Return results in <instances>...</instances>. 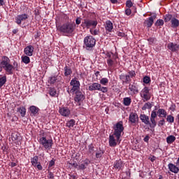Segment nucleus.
<instances>
[{
    "mask_svg": "<svg viewBox=\"0 0 179 179\" xmlns=\"http://www.w3.org/2000/svg\"><path fill=\"white\" fill-rule=\"evenodd\" d=\"M0 66L3 68L7 75H12V71H13V66L10 64V59L6 56L1 57L0 59Z\"/></svg>",
    "mask_w": 179,
    "mask_h": 179,
    "instance_id": "1",
    "label": "nucleus"
},
{
    "mask_svg": "<svg viewBox=\"0 0 179 179\" xmlns=\"http://www.w3.org/2000/svg\"><path fill=\"white\" fill-rule=\"evenodd\" d=\"M107 64L109 68H114L118 64V54L108 52L106 53Z\"/></svg>",
    "mask_w": 179,
    "mask_h": 179,
    "instance_id": "2",
    "label": "nucleus"
},
{
    "mask_svg": "<svg viewBox=\"0 0 179 179\" xmlns=\"http://www.w3.org/2000/svg\"><path fill=\"white\" fill-rule=\"evenodd\" d=\"M59 31L62 33H66V34H72L73 30H75V24L69 22H66L59 27Z\"/></svg>",
    "mask_w": 179,
    "mask_h": 179,
    "instance_id": "3",
    "label": "nucleus"
},
{
    "mask_svg": "<svg viewBox=\"0 0 179 179\" xmlns=\"http://www.w3.org/2000/svg\"><path fill=\"white\" fill-rule=\"evenodd\" d=\"M121 136H118V134H112L109 136V146L110 148H115L117 145H120L121 143Z\"/></svg>",
    "mask_w": 179,
    "mask_h": 179,
    "instance_id": "4",
    "label": "nucleus"
},
{
    "mask_svg": "<svg viewBox=\"0 0 179 179\" xmlns=\"http://www.w3.org/2000/svg\"><path fill=\"white\" fill-rule=\"evenodd\" d=\"M38 142L46 150H51V149H52V145H54L52 139H47L45 137H41Z\"/></svg>",
    "mask_w": 179,
    "mask_h": 179,
    "instance_id": "5",
    "label": "nucleus"
},
{
    "mask_svg": "<svg viewBox=\"0 0 179 179\" xmlns=\"http://www.w3.org/2000/svg\"><path fill=\"white\" fill-rule=\"evenodd\" d=\"M83 29H94L97 26V20H93L90 19H85L81 24Z\"/></svg>",
    "mask_w": 179,
    "mask_h": 179,
    "instance_id": "6",
    "label": "nucleus"
},
{
    "mask_svg": "<svg viewBox=\"0 0 179 179\" xmlns=\"http://www.w3.org/2000/svg\"><path fill=\"white\" fill-rule=\"evenodd\" d=\"M140 96L142 98L143 101H149L152 98V95L150 94V90L149 87H145L140 92Z\"/></svg>",
    "mask_w": 179,
    "mask_h": 179,
    "instance_id": "7",
    "label": "nucleus"
},
{
    "mask_svg": "<svg viewBox=\"0 0 179 179\" xmlns=\"http://www.w3.org/2000/svg\"><path fill=\"white\" fill-rule=\"evenodd\" d=\"M84 44L87 50L93 48L96 45V39L92 36H86L84 38Z\"/></svg>",
    "mask_w": 179,
    "mask_h": 179,
    "instance_id": "8",
    "label": "nucleus"
},
{
    "mask_svg": "<svg viewBox=\"0 0 179 179\" xmlns=\"http://www.w3.org/2000/svg\"><path fill=\"white\" fill-rule=\"evenodd\" d=\"M113 134H115V135H118L119 136H121V134L124 132V122L122 121L118 122L113 126Z\"/></svg>",
    "mask_w": 179,
    "mask_h": 179,
    "instance_id": "9",
    "label": "nucleus"
},
{
    "mask_svg": "<svg viewBox=\"0 0 179 179\" xmlns=\"http://www.w3.org/2000/svg\"><path fill=\"white\" fill-rule=\"evenodd\" d=\"M70 85L71 86H73L71 89L72 93H75V92H78V90L80 89V83L76 78L71 80Z\"/></svg>",
    "mask_w": 179,
    "mask_h": 179,
    "instance_id": "10",
    "label": "nucleus"
},
{
    "mask_svg": "<svg viewBox=\"0 0 179 179\" xmlns=\"http://www.w3.org/2000/svg\"><path fill=\"white\" fill-rule=\"evenodd\" d=\"M27 19H29V15L26 13L17 15L15 17V23H17V24H22V22L27 20Z\"/></svg>",
    "mask_w": 179,
    "mask_h": 179,
    "instance_id": "11",
    "label": "nucleus"
},
{
    "mask_svg": "<svg viewBox=\"0 0 179 179\" xmlns=\"http://www.w3.org/2000/svg\"><path fill=\"white\" fill-rule=\"evenodd\" d=\"M24 52L25 55L28 57H32L33 52H34V47L31 45H29L24 49Z\"/></svg>",
    "mask_w": 179,
    "mask_h": 179,
    "instance_id": "12",
    "label": "nucleus"
},
{
    "mask_svg": "<svg viewBox=\"0 0 179 179\" xmlns=\"http://www.w3.org/2000/svg\"><path fill=\"white\" fill-rule=\"evenodd\" d=\"M128 74L129 75H127L124 77L125 78L124 80V82L125 83H128V82H131V79H132V78H135L136 76V73L134 70L129 71Z\"/></svg>",
    "mask_w": 179,
    "mask_h": 179,
    "instance_id": "13",
    "label": "nucleus"
},
{
    "mask_svg": "<svg viewBox=\"0 0 179 179\" xmlns=\"http://www.w3.org/2000/svg\"><path fill=\"white\" fill-rule=\"evenodd\" d=\"M59 113L60 115H62V117H68L69 115H71V110H69V108L67 107L60 108Z\"/></svg>",
    "mask_w": 179,
    "mask_h": 179,
    "instance_id": "14",
    "label": "nucleus"
},
{
    "mask_svg": "<svg viewBox=\"0 0 179 179\" xmlns=\"http://www.w3.org/2000/svg\"><path fill=\"white\" fill-rule=\"evenodd\" d=\"M178 165H176L173 163H169L168 164V169L171 173H174V174H177L179 172V168L177 166Z\"/></svg>",
    "mask_w": 179,
    "mask_h": 179,
    "instance_id": "15",
    "label": "nucleus"
},
{
    "mask_svg": "<svg viewBox=\"0 0 179 179\" xmlns=\"http://www.w3.org/2000/svg\"><path fill=\"white\" fill-rule=\"evenodd\" d=\"M76 96L74 98L75 101L80 103V101H83L85 100V95L82 94L81 92H75Z\"/></svg>",
    "mask_w": 179,
    "mask_h": 179,
    "instance_id": "16",
    "label": "nucleus"
},
{
    "mask_svg": "<svg viewBox=\"0 0 179 179\" xmlns=\"http://www.w3.org/2000/svg\"><path fill=\"white\" fill-rule=\"evenodd\" d=\"M139 118L138 115L135 113H131L129 115V121L131 124H136Z\"/></svg>",
    "mask_w": 179,
    "mask_h": 179,
    "instance_id": "17",
    "label": "nucleus"
},
{
    "mask_svg": "<svg viewBox=\"0 0 179 179\" xmlns=\"http://www.w3.org/2000/svg\"><path fill=\"white\" fill-rule=\"evenodd\" d=\"M156 19V15H153L152 17H148L145 23L148 26V27H152L153 25V22H155V20Z\"/></svg>",
    "mask_w": 179,
    "mask_h": 179,
    "instance_id": "18",
    "label": "nucleus"
},
{
    "mask_svg": "<svg viewBox=\"0 0 179 179\" xmlns=\"http://www.w3.org/2000/svg\"><path fill=\"white\" fill-rule=\"evenodd\" d=\"M157 114L158 117H160L161 118H166V117H167V112L163 108L158 109Z\"/></svg>",
    "mask_w": 179,
    "mask_h": 179,
    "instance_id": "19",
    "label": "nucleus"
},
{
    "mask_svg": "<svg viewBox=\"0 0 179 179\" xmlns=\"http://www.w3.org/2000/svg\"><path fill=\"white\" fill-rule=\"evenodd\" d=\"M100 85L101 84L97 83H92L89 86V90H90L91 92H93V90H99Z\"/></svg>",
    "mask_w": 179,
    "mask_h": 179,
    "instance_id": "20",
    "label": "nucleus"
},
{
    "mask_svg": "<svg viewBox=\"0 0 179 179\" xmlns=\"http://www.w3.org/2000/svg\"><path fill=\"white\" fill-rule=\"evenodd\" d=\"M168 48L171 51H177L179 50V45L177 44H174L173 43H170L168 44Z\"/></svg>",
    "mask_w": 179,
    "mask_h": 179,
    "instance_id": "21",
    "label": "nucleus"
},
{
    "mask_svg": "<svg viewBox=\"0 0 179 179\" xmlns=\"http://www.w3.org/2000/svg\"><path fill=\"white\" fill-rule=\"evenodd\" d=\"M140 119L141 120L142 122H143L144 124H145V125H149V116L143 114L140 115Z\"/></svg>",
    "mask_w": 179,
    "mask_h": 179,
    "instance_id": "22",
    "label": "nucleus"
},
{
    "mask_svg": "<svg viewBox=\"0 0 179 179\" xmlns=\"http://www.w3.org/2000/svg\"><path fill=\"white\" fill-rule=\"evenodd\" d=\"M171 27L177 28L179 26V20L176 17H173L171 21Z\"/></svg>",
    "mask_w": 179,
    "mask_h": 179,
    "instance_id": "23",
    "label": "nucleus"
},
{
    "mask_svg": "<svg viewBox=\"0 0 179 179\" xmlns=\"http://www.w3.org/2000/svg\"><path fill=\"white\" fill-rule=\"evenodd\" d=\"M105 29L107 30V31H111V30L113 29V22H111V21H106Z\"/></svg>",
    "mask_w": 179,
    "mask_h": 179,
    "instance_id": "24",
    "label": "nucleus"
},
{
    "mask_svg": "<svg viewBox=\"0 0 179 179\" xmlns=\"http://www.w3.org/2000/svg\"><path fill=\"white\" fill-rule=\"evenodd\" d=\"M113 167H115L117 170H121V169L122 168V161H121V159L116 161L114 163Z\"/></svg>",
    "mask_w": 179,
    "mask_h": 179,
    "instance_id": "25",
    "label": "nucleus"
},
{
    "mask_svg": "<svg viewBox=\"0 0 179 179\" xmlns=\"http://www.w3.org/2000/svg\"><path fill=\"white\" fill-rule=\"evenodd\" d=\"M148 125H150V128H155L156 127V125H157V122H156V119H155L153 117H150V119H149Z\"/></svg>",
    "mask_w": 179,
    "mask_h": 179,
    "instance_id": "26",
    "label": "nucleus"
},
{
    "mask_svg": "<svg viewBox=\"0 0 179 179\" xmlns=\"http://www.w3.org/2000/svg\"><path fill=\"white\" fill-rule=\"evenodd\" d=\"M21 59H22V62H23L24 64H30V57L28 55H22L21 57Z\"/></svg>",
    "mask_w": 179,
    "mask_h": 179,
    "instance_id": "27",
    "label": "nucleus"
},
{
    "mask_svg": "<svg viewBox=\"0 0 179 179\" xmlns=\"http://www.w3.org/2000/svg\"><path fill=\"white\" fill-rule=\"evenodd\" d=\"M176 141V136L170 135L166 138V142L169 145H171L173 142Z\"/></svg>",
    "mask_w": 179,
    "mask_h": 179,
    "instance_id": "28",
    "label": "nucleus"
},
{
    "mask_svg": "<svg viewBox=\"0 0 179 179\" xmlns=\"http://www.w3.org/2000/svg\"><path fill=\"white\" fill-rule=\"evenodd\" d=\"M131 102H132V100L129 97H125L123 99L124 106H131Z\"/></svg>",
    "mask_w": 179,
    "mask_h": 179,
    "instance_id": "29",
    "label": "nucleus"
},
{
    "mask_svg": "<svg viewBox=\"0 0 179 179\" xmlns=\"http://www.w3.org/2000/svg\"><path fill=\"white\" fill-rule=\"evenodd\" d=\"M29 110H30L31 113L32 114H34V115H36V114H37V113H38V111H40V109H38V108H37L36 106H30Z\"/></svg>",
    "mask_w": 179,
    "mask_h": 179,
    "instance_id": "30",
    "label": "nucleus"
},
{
    "mask_svg": "<svg viewBox=\"0 0 179 179\" xmlns=\"http://www.w3.org/2000/svg\"><path fill=\"white\" fill-rule=\"evenodd\" d=\"M49 93L52 97H58V93H57V90H55V88H50Z\"/></svg>",
    "mask_w": 179,
    "mask_h": 179,
    "instance_id": "31",
    "label": "nucleus"
},
{
    "mask_svg": "<svg viewBox=\"0 0 179 179\" xmlns=\"http://www.w3.org/2000/svg\"><path fill=\"white\" fill-rule=\"evenodd\" d=\"M31 163L34 167H36L37 164H38V157L35 156L32 159H31Z\"/></svg>",
    "mask_w": 179,
    "mask_h": 179,
    "instance_id": "32",
    "label": "nucleus"
},
{
    "mask_svg": "<svg viewBox=\"0 0 179 179\" xmlns=\"http://www.w3.org/2000/svg\"><path fill=\"white\" fill-rule=\"evenodd\" d=\"M152 108V103L150 102L145 103L142 107L143 111H145V110H150Z\"/></svg>",
    "mask_w": 179,
    "mask_h": 179,
    "instance_id": "33",
    "label": "nucleus"
},
{
    "mask_svg": "<svg viewBox=\"0 0 179 179\" xmlns=\"http://www.w3.org/2000/svg\"><path fill=\"white\" fill-rule=\"evenodd\" d=\"M75 120L71 119L66 122V127H68V128H73V127L75 126Z\"/></svg>",
    "mask_w": 179,
    "mask_h": 179,
    "instance_id": "34",
    "label": "nucleus"
},
{
    "mask_svg": "<svg viewBox=\"0 0 179 179\" xmlns=\"http://www.w3.org/2000/svg\"><path fill=\"white\" fill-rule=\"evenodd\" d=\"M129 89L130 91L132 92V93H134L135 94V93H138V87H136V85H129Z\"/></svg>",
    "mask_w": 179,
    "mask_h": 179,
    "instance_id": "35",
    "label": "nucleus"
},
{
    "mask_svg": "<svg viewBox=\"0 0 179 179\" xmlns=\"http://www.w3.org/2000/svg\"><path fill=\"white\" fill-rule=\"evenodd\" d=\"M17 110L21 114V117H24V115H26V108L21 107L18 108Z\"/></svg>",
    "mask_w": 179,
    "mask_h": 179,
    "instance_id": "36",
    "label": "nucleus"
},
{
    "mask_svg": "<svg viewBox=\"0 0 179 179\" xmlns=\"http://www.w3.org/2000/svg\"><path fill=\"white\" fill-rule=\"evenodd\" d=\"M64 75L65 76H69V75H71V73H72V70L69 68L68 66H65L64 67Z\"/></svg>",
    "mask_w": 179,
    "mask_h": 179,
    "instance_id": "37",
    "label": "nucleus"
},
{
    "mask_svg": "<svg viewBox=\"0 0 179 179\" xmlns=\"http://www.w3.org/2000/svg\"><path fill=\"white\" fill-rule=\"evenodd\" d=\"M101 85H103V86H107L108 85V78H103L100 80Z\"/></svg>",
    "mask_w": 179,
    "mask_h": 179,
    "instance_id": "38",
    "label": "nucleus"
},
{
    "mask_svg": "<svg viewBox=\"0 0 179 179\" xmlns=\"http://www.w3.org/2000/svg\"><path fill=\"white\" fill-rule=\"evenodd\" d=\"M4 83H6V76L0 78V87H2Z\"/></svg>",
    "mask_w": 179,
    "mask_h": 179,
    "instance_id": "39",
    "label": "nucleus"
},
{
    "mask_svg": "<svg viewBox=\"0 0 179 179\" xmlns=\"http://www.w3.org/2000/svg\"><path fill=\"white\" fill-rule=\"evenodd\" d=\"M166 121L170 124H173V122H174V117L171 115H169L166 117Z\"/></svg>",
    "mask_w": 179,
    "mask_h": 179,
    "instance_id": "40",
    "label": "nucleus"
},
{
    "mask_svg": "<svg viewBox=\"0 0 179 179\" xmlns=\"http://www.w3.org/2000/svg\"><path fill=\"white\" fill-rule=\"evenodd\" d=\"M150 77L149 76H145L143 79V83H145V85H149L150 83Z\"/></svg>",
    "mask_w": 179,
    "mask_h": 179,
    "instance_id": "41",
    "label": "nucleus"
},
{
    "mask_svg": "<svg viewBox=\"0 0 179 179\" xmlns=\"http://www.w3.org/2000/svg\"><path fill=\"white\" fill-rule=\"evenodd\" d=\"M99 91L102 92V93H107V92H108V88H107V87H101V84Z\"/></svg>",
    "mask_w": 179,
    "mask_h": 179,
    "instance_id": "42",
    "label": "nucleus"
},
{
    "mask_svg": "<svg viewBox=\"0 0 179 179\" xmlns=\"http://www.w3.org/2000/svg\"><path fill=\"white\" fill-rule=\"evenodd\" d=\"M171 19H173V15L170 14L165 15V18H164L165 22H170V20L171 22Z\"/></svg>",
    "mask_w": 179,
    "mask_h": 179,
    "instance_id": "43",
    "label": "nucleus"
},
{
    "mask_svg": "<svg viewBox=\"0 0 179 179\" xmlns=\"http://www.w3.org/2000/svg\"><path fill=\"white\" fill-rule=\"evenodd\" d=\"M163 24H164V21H163V20H158L156 22H155V26H163Z\"/></svg>",
    "mask_w": 179,
    "mask_h": 179,
    "instance_id": "44",
    "label": "nucleus"
},
{
    "mask_svg": "<svg viewBox=\"0 0 179 179\" xmlns=\"http://www.w3.org/2000/svg\"><path fill=\"white\" fill-rule=\"evenodd\" d=\"M134 5V3H132V1L131 0H129L126 2V6L127 8H132V6Z\"/></svg>",
    "mask_w": 179,
    "mask_h": 179,
    "instance_id": "45",
    "label": "nucleus"
},
{
    "mask_svg": "<svg viewBox=\"0 0 179 179\" xmlns=\"http://www.w3.org/2000/svg\"><path fill=\"white\" fill-rule=\"evenodd\" d=\"M157 117V112H156V110H152L151 112V117H150V118L156 119Z\"/></svg>",
    "mask_w": 179,
    "mask_h": 179,
    "instance_id": "46",
    "label": "nucleus"
},
{
    "mask_svg": "<svg viewBox=\"0 0 179 179\" xmlns=\"http://www.w3.org/2000/svg\"><path fill=\"white\" fill-rule=\"evenodd\" d=\"M103 152L102 151H99L98 152L96 153V159H100L103 156Z\"/></svg>",
    "mask_w": 179,
    "mask_h": 179,
    "instance_id": "47",
    "label": "nucleus"
},
{
    "mask_svg": "<svg viewBox=\"0 0 179 179\" xmlns=\"http://www.w3.org/2000/svg\"><path fill=\"white\" fill-rule=\"evenodd\" d=\"M78 169L79 170H85V169H86V165L83 163L78 166Z\"/></svg>",
    "mask_w": 179,
    "mask_h": 179,
    "instance_id": "48",
    "label": "nucleus"
},
{
    "mask_svg": "<svg viewBox=\"0 0 179 179\" xmlns=\"http://www.w3.org/2000/svg\"><path fill=\"white\" fill-rule=\"evenodd\" d=\"M90 33L94 36H97V34H99V31L94 30V29H90Z\"/></svg>",
    "mask_w": 179,
    "mask_h": 179,
    "instance_id": "49",
    "label": "nucleus"
},
{
    "mask_svg": "<svg viewBox=\"0 0 179 179\" xmlns=\"http://www.w3.org/2000/svg\"><path fill=\"white\" fill-rule=\"evenodd\" d=\"M125 13L127 16H129V15H131V13H132V11L131 10L130 8H127L125 10Z\"/></svg>",
    "mask_w": 179,
    "mask_h": 179,
    "instance_id": "50",
    "label": "nucleus"
},
{
    "mask_svg": "<svg viewBox=\"0 0 179 179\" xmlns=\"http://www.w3.org/2000/svg\"><path fill=\"white\" fill-rule=\"evenodd\" d=\"M56 81H57V78H55V77H52L50 79V83L54 84V83H55Z\"/></svg>",
    "mask_w": 179,
    "mask_h": 179,
    "instance_id": "51",
    "label": "nucleus"
},
{
    "mask_svg": "<svg viewBox=\"0 0 179 179\" xmlns=\"http://www.w3.org/2000/svg\"><path fill=\"white\" fill-rule=\"evenodd\" d=\"M80 23H82V19L78 17L76 20V24H80Z\"/></svg>",
    "mask_w": 179,
    "mask_h": 179,
    "instance_id": "52",
    "label": "nucleus"
},
{
    "mask_svg": "<svg viewBox=\"0 0 179 179\" xmlns=\"http://www.w3.org/2000/svg\"><path fill=\"white\" fill-rule=\"evenodd\" d=\"M55 164V160H51L50 162H49V165H48V167H52V166H54Z\"/></svg>",
    "mask_w": 179,
    "mask_h": 179,
    "instance_id": "53",
    "label": "nucleus"
},
{
    "mask_svg": "<svg viewBox=\"0 0 179 179\" xmlns=\"http://www.w3.org/2000/svg\"><path fill=\"white\" fill-rule=\"evenodd\" d=\"M117 35L119 36V37H125V34L123 33V32H117Z\"/></svg>",
    "mask_w": 179,
    "mask_h": 179,
    "instance_id": "54",
    "label": "nucleus"
},
{
    "mask_svg": "<svg viewBox=\"0 0 179 179\" xmlns=\"http://www.w3.org/2000/svg\"><path fill=\"white\" fill-rule=\"evenodd\" d=\"M148 41L149 42V44H153L155 43V38H150L148 39Z\"/></svg>",
    "mask_w": 179,
    "mask_h": 179,
    "instance_id": "55",
    "label": "nucleus"
},
{
    "mask_svg": "<svg viewBox=\"0 0 179 179\" xmlns=\"http://www.w3.org/2000/svg\"><path fill=\"white\" fill-rule=\"evenodd\" d=\"M83 164L86 166H89L90 164V161L89 159H85L83 161Z\"/></svg>",
    "mask_w": 179,
    "mask_h": 179,
    "instance_id": "56",
    "label": "nucleus"
},
{
    "mask_svg": "<svg viewBox=\"0 0 179 179\" xmlns=\"http://www.w3.org/2000/svg\"><path fill=\"white\" fill-rule=\"evenodd\" d=\"M36 167L38 169V170H43V166H41V164L38 163L36 166Z\"/></svg>",
    "mask_w": 179,
    "mask_h": 179,
    "instance_id": "57",
    "label": "nucleus"
},
{
    "mask_svg": "<svg viewBox=\"0 0 179 179\" xmlns=\"http://www.w3.org/2000/svg\"><path fill=\"white\" fill-rule=\"evenodd\" d=\"M149 159L151 161V162H155L156 160V157L153 156V155H151L150 157H149Z\"/></svg>",
    "mask_w": 179,
    "mask_h": 179,
    "instance_id": "58",
    "label": "nucleus"
},
{
    "mask_svg": "<svg viewBox=\"0 0 179 179\" xmlns=\"http://www.w3.org/2000/svg\"><path fill=\"white\" fill-rule=\"evenodd\" d=\"M162 125H164V119L162 120L159 122V126L162 127Z\"/></svg>",
    "mask_w": 179,
    "mask_h": 179,
    "instance_id": "59",
    "label": "nucleus"
},
{
    "mask_svg": "<svg viewBox=\"0 0 179 179\" xmlns=\"http://www.w3.org/2000/svg\"><path fill=\"white\" fill-rule=\"evenodd\" d=\"M10 166L11 167H16V166H17V164L15 162H10Z\"/></svg>",
    "mask_w": 179,
    "mask_h": 179,
    "instance_id": "60",
    "label": "nucleus"
},
{
    "mask_svg": "<svg viewBox=\"0 0 179 179\" xmlns=\"http://www.w3.org/2000/svg\"><path fill=\"white\" fill-rule=\"evenodd\" d=\"M170 110H171V111H175L176 110V105H172L170 107Z\"/></svg>",
    "mask_w": 179,
    "mask_h": 179,
    "instance_id": "61",
    "label": "nucleus"
},
{
    "mask_svg": "<svg viewBox=\"0 0 179 179\" xmlns=\"http://www.w3.org/2000/svg\"><path fill=\"white\" fill-rule=\"evenodd\" d=\"M49 178L50 179H52V178H54V175L52 174V173H49Z\"/></svg>",
    "mask_w": 179,
    "mask_h": 179,
    "instance_id": "62",
    "label": "nucleus"
},
{
    "mask_svg": "<svg viewBox=\"0 0 179 179\" xmlns=\"http://www.w3.org/2000/svg\"><path fill=\"white\" fill-rule=\"evenodd\" d=\"M110 2L112 3H118V0H110Z\"/></svg>",
    "mask_w": 179,
    "mask_h": 179,
    "instance_id": "63",
    "label": "nucleus"
},
{
    "mask_svg": "<svg viewBox=\"0 0 179 179\" xmlns=\"http://www.w3.org/2000/svg\"><path fill=\"white\" fill-rule=\"evenodd\" d=\"M176 166H179V157L176 161Z\"/></svg>",
    "mask_w": 179,
    "mask_h": 179,
    "instance_id": "64",
    "label": "nucleus"
}]
</instances>
